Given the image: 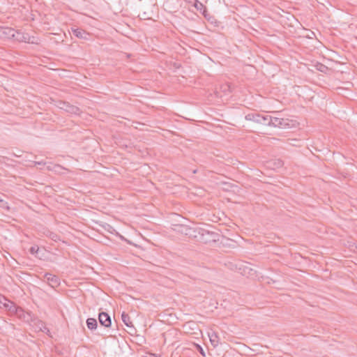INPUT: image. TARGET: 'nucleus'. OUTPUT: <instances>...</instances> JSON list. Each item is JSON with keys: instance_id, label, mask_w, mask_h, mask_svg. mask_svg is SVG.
Here are the masks:
<instances>
[{"instance_id": "nucleus-1", "label": "nucleus", "mask_w": 357, "mask_h": 357, "mask_svg": "<svg viewBox=\"0 0 357 357\" xmlns=\"http://www.w3.org/2000/svg\"><path fill=\"white\" fill-rule=\"evenodd\" d=\"M197 233L199 235V241L203 243L216 242L218 239V234L214 231H210L204 229H199Z\"/></svg>"}, {"instance_id": "nucleus-2", "label": "nucleus", "mask_w": 357, "mask_h": 357, "mask_svg": "<svg viewBox=\"0 0 357 357\" xmlns=\"http://www.w3.org/2000/svg\"><path fill=\"white\" fill-rule=\"evenodd\" d=\"M0 304H2L6 310H7L10 313H18V311H22V308L17 307L15 303L8 298H6L4 296L0 294Z\"/></svg>"}, {"instance_id": "nucleus-3", "label": "nucleus", "mask_w": 357, "mask_h": 357, "mask_svg": "<svg viewBox=\"0 0 357 357\" xmlns=\"http://www.w3.org/2000/svg\"><path fill=\"white\" fill-rule=\"evenodd\" d=\"M59 107L70 114H79L80 113V109L78 107L70 105L67 102H61Z\"/></svg>"}, {"instance_id": "nucleus-4", "label": "nucleus", "mask_w": 357, "mask_h": 357, "mask_svg": "<svg viewBox=\"0 0 357 357\" xmlns=\"http://www.w3.org/2000/svg\"><path fill=\"white\" fill-rule=\"evenodd\" d=\"M44 278L47 280L48 284L53 288L57 287L60 284L59 278L54 275L45 273Z\"/></svg>"}, {"instance_id": "nucleus-5", "label": "nucleus", "mask_w": 357, "mask_h": 357, "mask_svg": "<svg viewBox=\"0 0 357 357\" xmlns=\"http://www.w3.org/2000/svg\"><path fill=\"white\" fill-rule=\"evenodd\" d=\"M98 320L100 324L105 327H109L112 324V321L109 315L106 312H100L98 315Z\"/></svg>"}, {"instance_id": "nucleus-6", "label": "nucleus", "mask_w": 357, "mask_h": 357, "mask_svg": "<svg viewBox=\"0 0 357 357\" xmlns=\"http://www.w3.org/2000/svg\"><path fill=\"white\" fill-rule=\"evenodd\" d=\"M175 230H176L178 232H181V234H183L186 236H191L192 231H194V232L196 231L195 230H193L191 227H189L188 226L183 225H176Z\"/></svg>"}, {"instance_id": "nucleus-7", "label": "nucleus", "mask_w": 357, "mask_h": 357, "mask_svg": "<svg viewBox=\"0 0 357 357\" xmlns=\"http://www.w3.org/2000/svg\"><path fill=\"white\" fill-rule=\"evenodd\" d=\"M268 120H270V115L268 114H257L256 123L264 126H268Z\"/></svg>"}, {"instance_id": "nucleus-8", "label": "nucleus", "mask_w": 357, "mask_h": 357, "mask_svg": "<svg viewBox=\"0 0 357 357\" xmlns=\"http://www.w3.org/2000/svg\"><path fill=\"white\" fill-rule=\"evenodd\" d=\"M284 165V162L280 159H275L270 160L267 162V165L268 167L272 168L273 169H279L282 167Z\"/></svg>"}, {"instance_id": "nucleus-9", "label": "nucleus", "mask_w": 357, "mask_h": 357, "mask_svg": "<svg viewBox=\"0 0 357 357\" xmlns=\"http://www.w3.org/2000/svg\"><path fill=\"white\" fill-rule=\"evenodd\" d=\"M208 337L211 344L214 347H218L220 344V337H218V334L215 332L212 331L211 333H208Z\"/></svg>"}, {"instance_id": "nucleus-10", "label": "nucleus", "mask_w": 357, "mask_h": 357, "mask_svg": "<svg viewBox=\"0 0 357 357\" xmlns=\"http://www.w3.org/2000/svg\"><path fill=\"white\" fill-rule=\"evenodd\" d=\"M73 34L78 38L87 39L89 33L82 29H73Z\"/></svg>"}, {"instance_id": "nucleus-11", "label": "nucleus", "mask_w": 357, "mask_h": 357, "mask_svg": "<svg viewBox=\"0 0 357 357\" xmlns=\"http://www.w3.org/2000/svg\"><path fill=\"white\" fill-rule=\"evenodd\" d=\"M121 319H122L123 322L125 324V325H126L128 327H130V328L133 327L130 316L128 314H126V312L122 313Z\"/></svg>"}, {"instance_id": "nucleus-12", "label": "nucleus", "mask_w": 357, "mask_h": 357, "mask_svg": "<svg viewBox=\"0 0 357 357\" xmlns=\"http://www.w3.org/2000/svg\"><path fill=\"white\" fill-rule=\"evenodd\" d=\"M86 325L89 329L94 330L97 328L98 323L94 318H88L86 320Z\"/></svg>"}, {"instance_id": "nucleus-13", "label": "nucleus", "mask_w": 357, "mask_h": 357, "mask_svg": "<svg viewBox=\"0 0 357 357\" xmlns=\"http://www.w3.org/2000/svg\"><path fill=\"white\" fill-rule=\"evenodd\" d=\"M280 118L270 116V120H268V126L280 127Z\"/></svg>"}, {"instance_id": "nucleus-14", "label": "nucleus", "mask_w": 357, "mask_h": 357, "mask_svg": "<svg viewBox=\"0 0 357 357\" xmlns=\"http://www.w3.org/2000/svg\"><path fill=\"white\" fill-rule=\"evenodd\" d=\"M46 236L55 242L61 240L60 236L57 234L52 231H47Z\"/></svg>"}, {"instance_id": "nucleus-15", "label": "nucleus", "mask_w": 357, "mask_h": 357, "mask_svg": "<svg viewBox=\"0 0 357 357\" xmlns=\"http://www.w3.org/2000/svg\"><path fill=\"white\" fill-rule=\"evenodd\" d=\"M15 30L10 28H6L3 31V33L7 35L8 37H15Z\"/></svg>"}, {"instance_id": "nucleus-16", "label": "nucleus", "mask_w": 357, "mask_h": 357, "mask_svg": "<svg viewBox=\"0 0 357 357\" xmlns=\"http://www.w3.org/2000/svg\"><path fill=\"white\" fill-rule=\"evenodd\" d=\"M257 114V113H250V114H248L245 116V119L248 120V121H251L256 122Z\"/></svg>"}, {"instance_id": "nucleus-17", "label": "nucleus", "mask_w": 357, "mask_h": 357, "mask_svg": "<svg viewBox=\"0 0 357 357\" xmlns=\"http://www.w3.org/2000/svg\"><path fill=\"white\" fill-rule=\"evenodd\" d=\"M194 6L197 8V10L202 11V9H204V11L206 10V7L201 2H199L197 0H195Z\"/></svg>"}, {"instance_id": "nucleus-18", "label": "nucleus", "mask_w": 357, "mask_h": 357, "mask_svg": "<svg viewBox=\"0 0 357 357\" xmlns=\"http://www.w3.org/2000/svg\"><path fill=\"white\" fill-rule=\"evenodd\" d=\"M0 207L6 209L7 211L10 210V206L8 205V203L6 202L4 199H3L0 197Z\"/></svg>"}, {"instance_id": "nucleus-19", "label": "nucleus", "mask_w": 357, "mask_h": 357, "mask_svg": "<svg viewBox=\"0 0 357 357\" xmlns=\"http://www.w3.org/2000/svg\"><path fill=\"white\" fill-rule=\"evenodd\" d=\"M280 127L279 128H283L289 126V119H280Z\"/></svg>"}, {"instance_id": "nucleus-20", "label": "nucleus", "mask_w": 357, "mask_h": 357, "mask_svg": "<svg viewBox=\"0 0 357 357\" xmlns=\"http://www.w3.org/2000/svg\"><path fill=\"white\" fill-rule=\"evenodd\" d=\"M39 250V248L38 246H32L31 247V248L29 249V252L33 254V255H36L38 253Z\"/></svg>"}, {"instance_id": "nucleus-21", "label": "nucleus", "mask_w": 357, "mask_h": 357, "mask_svg": "<svg viewBox=\"0 0 357 357\" xmlns=\"http://www.w3.org/2000/svg\"><path fill=\"white\" fill-rule=\"evenodd\" d=\"M144 357H158L155 354L149 353Z\"/></svg>"}, {"instance_id": "nucleus-22", "label": "nucleus", "mask_w": 357, "mask_h": 357, "mask_svg": "<svg viewBox=\"0 0 357 357\" xmlns=\"http://www.w3.org/2000/svg\"><path fill=\"white\" fill-rule=\"evenodd\" d=\"M193 172V174H196V173L197 172V169H195V170H193V172Z\"/></svg>"}, {"instance_id": "nucleus-23", "label": "nucleus", "mask_w": 357, "mask_h": 357, "mask_svg": "<svg viewBox=\"0 0 357 357\" xmlns=\"http://www.w3.org/2000/svg\"><path fill=\"white\" fill-rule=\"evenodd\" d=\"M201 353H202V354L203 356H204V352H203V350H202V351H201Z\"/></svg>"}]
</instances>
